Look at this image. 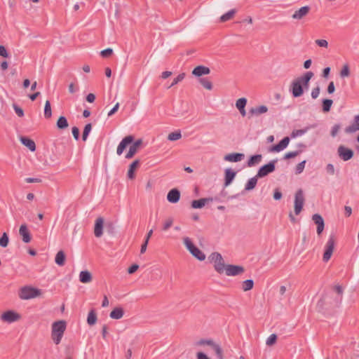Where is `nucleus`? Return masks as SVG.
<instances>
[{"label": "nucleus", "instance_id": "f257e3e1", "mask_svg": "<svg viewBox=\"0 0 359 359\" xmlns=\"http://www.w3.org/2000/svg\"><path fill=\"white\" fill-rule=\"evenodd\" d=\"M313 76L312 72H306L303 76L294 79L290 86V90L294 97H301L304 94V90H307L309 81Z\"/></svg>", "mask_w": 359, "mask_h": 359}, {"label": "nucleus", "instance_id": "f03ea898", "mask_svg": "<svg viewBox=\"0 0 359 359\" xmlns=\"http://www.w3.org/2000/svg\"><path fill=\"white\" fill-rule=\"evenodd\" d=\"M67 324L65 320L54 322L52 325L51 338L55 344H59L66 330Z\"/></svg>", "mask_w": 359, "mask_h": 359}, {"label": "nucleus", "instance_id": "7ed1b4c3", "mask_svg": "<svg viewBox=\"0 0 359 359\" xmlns=\"http://www.w3.org/2000/svg\"><path fill=\"white\" fill-rule=\"evenodd\" d=\"M208 259L210 262L214 263L215 270L217 273L221 274L224 271L226 265L225 264L224 260L220 253L217 252L211 253L208 257Z\"/></svg>", "mask_w": 359, "mask_h": 359}, {"label": "nucleus", "instance_id": "20e7f679", "mask_svg": "<svg viewBox=\"0 0 359 359\" xmlns=\"http://www.w3.org/2000/svg\"><path fill=\"white\" fill-rule=\"evenodd\" d=\"M41 294V290L31 286H24L19 292L21 299H29L37 297Z\"/></svg>", "mask_w": 359, "mask_h": 359}, {"label": "nucleus", "instance_id": "39448f33", "mask_svg": "<svg viewBox=\"0 0 359 359\" xmlns=\"http://www.w3.org/2000/svg\"><path fill=\"white\" fill-rule=\"evenodd\" d=\"M184 244L189 252L199 261H203L205 259V255L198 248L188 237L184 238Z\"/></svg>", "mask_w": 359, "mask_h": 359}, {"label": "nucleus", "instance_id": "423d86ee", "mask_svg": "<svg viewBox=\"0 0 359 359\" xmlns=\"http://www.w3.org/2000/svg\"><path fill=\"white\" fill-rule=\"evenodd\" d=\"M277 162L278 159H273L269 161L267 164L261 166L257 173V177L262 178L268 175L269 173L273 172L276 169V164Z\"/></svg>", "mask_w": 359, "mask_h": 359}, {"label": "nucleus", "instance_id": "0eeeda50", "mask_svg": "<svg viewBox=\"0 0 359 359\" xmlns=\"http://www.w3.org/2000/svg\"><path fill=\"white\" fill-rule=\"evenodd\" d=\"M304 203V196L303 190L298 189L294 196V213L298 215L302 210Z\"/></svg>", "mask_w": 359, "mask_h": 359}, {"label": "nucleus", "instance_id": "6e6552de", "mask_svg": "<svg viewBox=\"0 0 359 359\" xmlns=\"http://www.w3.org/2000/svg\"><path fill=\"white\" fill-rule=\"evenodd\" d=\"M198 345L210 346L215 351L218 359H223V351L222 348L215 344L212 339H202L197 342Z\"/></svg>", "mask_w": 359, "mask_h": 359}, {"label": "nucleus", "instance_id": "1a4fd4ad", "mask_svg": "<svg viewBox=\"0 0 359 359\" xmlns=\"http://www.w3.org/2000/svg\"><path fill=\"white\" fill-rule=\"evenodd\" d=\"M337 154L344 161H347L353 157L354 152L351 149L340 145L337 149Z\"/></svg>", "mask_w": 359, "mask_h": 359}, {"label": "nucleus", "instance_id": "9d476101", "mask_svg": "<svg viewBox=\"0 0 359 359\" xmlns=\"http://www.w3.org/2000/svg\"><path fill=\"white\" fill-rule=\"evenodd\" d=\"M334 237L333 236H330L325 245V250L324 252L323 258L324 262H327L330 259L334 248Z\"/></svg>", "mask_w": 359, "mask_h": 359}, {"label": "nucleus", "instance_id": "9b49d317", "mask_svg": "<svg viewBox=\"0 0 359 359\" xmlns=\"http://www.w3.org/2000/svg\"><path fill=\"white\" fill-rule=\"evenodd\" d=\"M20 319V315L14 311H7L1 316V320L4 322L13 323Z\"/></svg>", "mask_w": 359, "mask_h": 359}, {"label": "nucleus", "instance_id": "f8f14e48", "mask_svg": "<svg viewBox=\"0 0 359 359\" xmlns=\"http://www.w3.org/2000/svg\"><path fill=\"white\" fill-rule=\"evenodd\" d=\"M224 271L226 276H236L243 273L245 269L241 266L227 264Z\"/></svg>", "mask_w": 359, "mask_h": 359}, {"label": "nucleus", "instance_id": "ddd939ff", "mask_svg": "<svg viewBox=\"0 0 359 359\" xmlns=\"http://www.w3.org/2000/svg\"><path fill=\"white\" fill-rule=\"evenodd\" d=\"M134 141V137L133 135H128L125 137L121 142L119 143L117 149L116 153L118 156L121 155L123 152V151L126 149L127 146L128 144H130Z\"/></svg>", "mask_w": 359, "mask_h": 359}, {"label": "nucleus", "instance_id": "4468645a", "mask_svg": "<svg viewBox=\"0 0 359 359\" xmlns=\"http://www.w3.org/2000/svg\"><path fill=\"white\" fill-rule=\"evenodd\" d=\"M312 220L317 225V233L318 236L321 235L325 228V222L323 217L316 213L312 216Z\"/></svg>", "mask_w": 359, "mask_h": 359}, {"label": "nucleus", "instance_id": "2eb2a0df", "mask_svg": "<svg viewBox=\"0 0 359 359\" xmlns=\"http://www.w3.org/2000/svg\"><path fill=\"white\" fill-rule=\"evenodd\" d=\"M311 7L309 6H304L297 10L292 15V18L294 20H302L306 17L310 12Z\"/></svg>", "mask_w": 359, "mask_h": 359}, {"label": "nucleus", "instance_id": "dca6fc26", "mask_svg": "<svg viewBox=\"0 0 359 359\" xmlns=\"http://www.w3.org/2000/svg\"><path fill=\"white\" fill-rule=\"evenodd\" d=\"M290 140L289 137H283L278 144L273 145L270 148V151L272 152H279L283 151L287 147Z\"/></svg>", "mask_w": 359, "mask_h": 359}, {"label": "nucleus", "instance_id": "f3484780", "mask_svg": "<svg viewBox=\"0 0 359 359\" xmlns=\"http://www.w3.org/2000/svg\"><path fill=\"white\" fill-rule=\"evenodd\" d=\"M142 144V140L141 139H139L136 140L133 144L130 147L129 151L126 155V158L130 159L132 158L135 154L137 152L140 147Z\"/></svg>", "mask_w": 359, "mask_h": 359}, {"label": "nucleus", "instance_id": "a211bd4d", "mask_svg": "<svg viewBox=\"0 0 359 359\" xmlns=\"http://www.w3.org/2000/svg\"><path fill=\"white\" fill-rule=\"evenodd\" d=\"M104 219L101 217L97 218L95 223L94 234L95 237L100 238L103 234Z\"/></svg>", "mask_w": 359, "mask_h": 359}, {"label": "nucleus", "instance_id": "6ab92c4d", "mask_svg": "<svg viewBox=\"0 0 359 359\" xmlns=\"http://www.w3.org/2000/svg\"><path fill=\"white\" fill-rule=\"evenodd\" d=\"M180 191L176 189H172L167 195V200L171 203H176L180 201Z\"/></svg>", "mask_w": 359, "mask_h": 359}, {"label": "nucleus", "instance_id": "aec40b11", "mask_svg": "<svg viewBox=\"0 0 359 359\" xmlns=\"http://www.w3.org/2000/svg\"><path fill=\"white\" fill-rule=\"evenodd\" d=\"M268 111V107L265 105H260L255 107H252L249 109V114L251 116H258L262 114H265Z\"/></svg>", "mask_w": 359, "mask_h": 359}, {"label": "nucleus", "instance_id": "412c9836", "mask_svg": "<svg viewBox=\"0 0 359 359\" xmlns=\"http://www.w3.org/2000/svg\"><path fill=\"white\" fill-rule=\"evenodd\" d=\"M236 172L231 168H226L224 171V187L229 186L233 180Z\"/></svg>", "mask_w": 359, "mask_h": 359}, {"label": "nucleus", "instance_id": "4be33fe9", "mask_svg": "<svg viewBox=\"0 0 359 359\" xmlns=\"http://www.w3.org/2000/svg\"><path fill=\"white\" fill-rule=\"evenodd\" d=\"M210 72V69L205 66L199 65L196 67L193 71L192 74L195 76L200 77L203 75H207L209 74Z\"/></svg>", "mask_w": 359, "mask_h": 359}, {"label": "nucleus", "instance_id": "5701e85b", "mask_svg": "<svg viewBox=\"0 0 359 359\" xmlns=\"http://www.w3.org/2000/svg\"><path fill=\"white\" fill-rule=\"evenodd\" d=\"M20 235L22 238V241L28 243L31 241L32 237L25 224H22L19 229Z\"/></svg>", "mask_w": 359, "mask_h": 359}, {"label": "nucleus", "instance_id": "b1692460", "mask_svg": "<svg viewBox=\"0 0 359 359\" xmlns=\"http://www.w3.org/2000/svg\"><path fill=\"white\" fill-rule=\"evenodd\" d=\"M212 198H203L198 200H194L191 202V208L194 209L202 208L208 202L212 201Z\"/></svg>", "mask_w": 359, "mask_h": 359}, {"label": "nucleus", "instance_id": "393cba45", "mask_svg": "<svg viewBox=\"0 0 359 359\" xmlns=\"http://www.w3.org/2000/svg\"><path fill=\"white\" fill-rule=\"evenodd\" d=\"M357 130H359V115L355 116L353 123L345 128L346 133H353Z\"/></svg>", "mask_w": 359, "mask_h": 359}, {"label": "nucleus", "instance_id": "a878e982", "mask_svg": "<svg viewBox=\"0 0 359 359\" xmlns=\"http://www.w3.org/2000/svg\"><path fill=\"white\" fill-rule=\"evenodd\" d=\"M244 156V154L241 153H232L226 154L224 158L229 162H238L243 160Z\"/></svg>", "mask_w": 359, "mask_h": 359}, {"label": "nucleus", "instance_id": "bb28decb", "mask_svg": "<svg viewBox=\"0 0 359 359\" xmlns=\"http://www.w3.org/2000/svg\"><path fill=\"white\" fill-rule=\"evenodd\" d=\"M20 140L21 143L27 147L31 151H34L36 150L35 142L30 138L22 136L20 137Z\"/></svg>", "mask_w": 359, "mask_h": 359}, {"label": "nucleus", "instance_id": "cd10ccee", "mask_svg": "<svg viewBox=\"0 0 359 359\" xmlns=\"http://www.w3.org/2000/svg\"><path fill=\"white\" fill-rule=\"evenodd\" d=\"M124 315V310L121 307L114 308L110 313L109 316L112 319H121Z\"/></svg>", "mask_w": 359, "mask_h": 359}, {"label": "nucleus", "instance_id": "c85d7f7f", "mask_svg": "<svg viewBox=\"0 0 359 359\" xmlns=\"http://www.w3.org/2000/svg\"><path fill=\"white\" fill-rule=\"evenodd\" d=\"M93 279L92 274L88 271H82L79 274V280L83 283H90Z\"/></svg>", "mask_w": 359, "mask_h": 359}, {"label": "nucleus", "instance_id": "c756f323", "mask_svg": "<svg viewBox=\"0 0 359 359\" xmlns=\"http://www.w3.org/2000/svg\"><path fill=\"white\" fill-rule=\"evenodd\" d=\"M140 165V161L135 160L130 165L129 169L128 170V177L130 180H133L135 178V169L139 166Z\"/></svg>", "mask_w": 359, "mask_h": 359}, {"label": "nucleus", "instance_id": "7c9ffc66", "mask_svg": "<svg viewBox=\"0 0 359 359\" xmlns=\"http://www.w3.org/2000/svg\"><path fill=\"white\" fill-rule=\"evenodd\" d=\"M316 126V125H312V126H306V128H304L303 129L294 130L292 132L290 136L292 138H294L296 137L301 136V135H304V133H306L307 131H309L310 129L314 128Z\"/></svg>", "mask_w": 359, "mask_h": 359}, {"label": "nucleus", "instance_id": "2f4dec72", "mask_svg": "<svg viewBox=\"0 0 359 359\" xmlns=\"http://www.w3.org/2000/svg\"><path fill=\"white\" fill-rule=\"evenodd\" d=\"M66 255L62 250H60L55 255V262L58 266H64L65 263Z\"/></svg>", "mask_w": 359, "mask_h": 359}, {"label": "nucleus", "instance_id": "473e14b6", "mask_svg": "<svg viewBox=\"0 0 359 359\" xmlns=\"http://www.w3.org/2000/svg\"><path fill=\"white\" fill-rule=\"evenodd\" d=\"M259 178V177H257V175H256L255 177L250 178L248 182L245 184V191H250L255 189V187L257 185V179Z\"/></svg>", "mask_w": 359, "mask_h": 359}, {"label": "nucleus", "instance_id": "72a5a7b5", "mask_svg": "<svg viewBox=\"0 0 359 359\" xmlns=\"http://www.w3.org/2000/svg\"><path fill=\"white\" fill-rule=\"evenodd\" d=\"M262 158V156L261 154H255L251 156L248 161V166L252 167L256 164H258Z\"/></svg>", "mask_w": 359, "mask_h": 359}, {"label": "nucleus", "instance_id": "f704fd0d", "mask_svg": "<svg viewBox=\"0 0 359 359\" xmlns=\"http://www.w3.org/2000/svg\"><path fill=\"white\" fill-rule=\"evenodd\" d=\"M56 126H57V128L60 130L66 129L69 126L66 117L63 116H60L57 121Z\"/></svg>", "mask_w": 359, "mask_h": 359}, {"label": "nucleus", "instance_id": "c9c22d12", "mask_svg": "<svg viewBox=\"0 0 359 359\" xmlns=\"http://www.w3.org/2000/svg\"><path fill=\"white\" fill-rule=\"evenodd\" d=\"M97 320L96 312L94 309H91L88 315L87 323L89 325H93Z\"/></svg>", "mask_w": 359, "mask_h": 359}, {"label": "nucleus", "instance_id": "e433bc0d", "mask_svg": "<svg viewBox=\"0 0 359 359\" xmlns=\"http://www.w3.org/2000/svg\"><path fill=\"white\" fill-rule=\"evenodd\" d=\"M333 104V101L331 99H323L322 100V109L323 112H329L331 107Z\"/></svg>", "mask_w": 359, "mask_h": 359}, {"label": "nucleus", "instance_id": "4c0bfd02", "mask_svg": "<svg viewBox=\"0 0 359 359\" xmlns=\"http://www.w3.org/2000/svg\"><path fill=\"white\" fill-rule=\"evenodd\" d=\"M254 281L251 279L245 280L242 283V290L244 292L249 291L253 288Z\"/></svg>", "mask_w": 359, "mask_h": 359}, {"label": "nucleus", "instance_id": "58836bf2", "mask_svg": "<svg viewBox=\"0 0 359 359\" xmlns=\"http://www.w3.org/2000/svg\"><path fill=\"white\" fill-rule=\"evenodd\" d=\"M235 13H236V10L235 9H231V10L229 11L227 13H226L224 15H222L220 17V20L222 22L228 21V20H231L233 17Z\"/></svg>", "mask_w": 359, "mask_h": 359}, {"label": "nucleus", "instance_id": "ea45409f", "mask_svg": "<svg viewBox=\"0 0 359 359\" xmlns=\"http://www.w3.org/2000/svg\"><path fill=\"white\" fill-rule=\"evenodd\" d=\"M52 116L51 105L49 100H47L44 106V116L46 118H50Z\"/></svg>", "mask_w": 359, "mask_h": 359}, {"label": "nucleus", "instance_id": "a19ab883", "mask_svg": "<svg viewBox=\"0 0 359 359\" xmlns=\"http://www.w3.org/2000/svg\"><path fill=\"white\" fill-rule=\"evenodd\" d=\"M91 129H92L91 123H88L85 126L83 131V135H82L83 141H84V142L86 141L88 136L90 132L91 131Z\"/></svg>", "mask_w": 359, "mask_h": 359}, {"label": "nucleus", "instance_id": "79ce46f5", "mask_svg": "<svg viewBox=\"0 0 359 359\" xmlns=\"http://www.w3.org/2000/svg\"><path fill=\"white\" fill-rule=\"evenodd\" d=\"M181 137H182V134H181V132L179 130V131L170 133L168 136V140L170 141H175V140L180 139Z\"/></svg>", "mask_w": 359, "mask_h": 359}, {"label": "nucleus", "instance_id": "37998d69", "mask_svg": "<svg viewBox=\"0 0 359 359\" xmlns=\"http://www.w3.org/2000/svg\"><path fill=\"white\" fill-rule=\"evenodd\" d=\"M9 243V238L6 233H4L0 238V246L2 248H6L8 246Z\"/></svg>", "mask_w": 359, "mask_h": 359}, {"label": "nucleus", "instance_id": "c03bdc74", "mask_svg": "<svg viewBox=\"0 0 359 359\" xmlns=\"http://www.w3.org/2000/svg\"><path fill=\"white\" fill-rule=\"evenodd\" d=\"M200 83L206 89L212 90V83L211 81L208 80L207 79L202 78L199 79Z\"/></svg>", "mask_w": 359, "mask_h": 359}, {"label": "nucleus", "instance_id": "a18cd8bd", "mask_svg": "<svg viewBox=\"0 0 359 359\" xmlns=\"http://www.w3.org/2000/svg\"><path fill=\"white\" fill-rule=\"evenodd\" d=\"M277 341V335L276 334H271L266 339V344L267 346H271L276 344Z\"/></svg>", "mask_w": 359, "mask_h": 359}, {"label": "nucleus", "instance_id": "49530a36", "mask_svg": "<svg viewBox=\"0 0 359 359\" xmlns=\"http://www.w3.org/2000/svg\"><path fill=\"white\" fill-rule=\"evenodd\" d=\"M247 104V99L245 97L239 98L236 102V107L238 109L245 108Z\"/></svg>", "mask_w": 359, "mask_h": 359}, {"label": "nucleus", "instance_id": "de8ad7c7", "mask_svg": "<svg viewBox=\"0 0 359 359\" xmlns=\"http://www.w3.org/2000/svg\"><path fill=\"white\" fill-rule=\"evenodd\" d=\"M302 152L301 150H297L294 151H290L284 155V159H290L297 156Z\"/></svg>", "mask_w": 359, "mask_h": 359}, {"label": "nucleus", "instance_id": "09e8293b", "mask_svg": "<svg viewBox=\"0 0 359 359\" xmlns=\"http://www.w3.org/2000/svg\"><path fill=\"white\" fill-rule=\"evenodd\" d=\"M185 76V73L180 74L176 78L174 79L173 81L172 82L169 88H171L175 85L177 84L179 82L182 81L184 79Z\"/></svg>", "mask_w": 359, "mask_h": 359}, {"label": "nucleus", "instance_id": "8fccbe9b", "mask_svg": "<svg viewBox=\"0 0 359 359\" xmlns=\"http://www.w3.org/2000/svg\"><path fill=\"white\" fill-rule=\"evenodd\" d=\"M349 74H350L349 67H348V65L346 64L344 65L342 69L341 70L340 76L341 77H346V76H348Z\"/></svg>", "mask_w": 359, "mask_h": 359}, {"label": "nucleus", "instance_id": "3c124183", "mask_svg": "<svg viewBox=\"0 0 359 359\" xmlns=\"http://www.w3.org/2000/svg\"><path fill=\"white\" fill-rule=\"evenodd\" d=\"M306 164V161H303L300 163H299L295 168V173L296 174H300L303 172L304 167Z\"/></svg>", "mask_w": 359, "mask_h": 359}, {"label": "nucleus", "instance_id": "603ef678", "mask_svg": "<svg viewBox=\"0 0 359 359\" xmlns=\"http://www.w3.org/2000/svg\"><path fill=\"white\" fill-rule=\"evenodd\" d=\"M113 53V50L111 48L104 49L100 52V55L102 57L107 58L111 56Z\"/></svg>", "mask_w": 359, "mask_h": 359}, {"label": "nucleus", "instance_id": "864d4df0", "mask_svg": "<svg viewBox=\"0 0 359 359\" xmlns=\"http://www.w3.org/2000/svg\"><path fill=\"white\" fill-rule=\"evenodd\" d=\"M13 109L16 113V114L19 116V117H22L24 116V111L23 109L20 107L18 105H17L16 104H13Z\"/></svg>", "mask_w": 359, "mask_h": 359}, {"label": "nucleus", "instance_id": "5fc2aeb1", "mask_svg": "<svg viewBox=\"0 0 359 359\" xmlns=\"http://www.w3.org/2000/svg\"><path fill=\"white\" fill-rule=\"evenodd\" d=\"M173 220L171 218L168 219L165 223L163 224V230L167 231L169 228H170L172 225Z\"/></svg>", "mask_w": 359, "mask_h": 359}, {"label": "nucleus", "instance_id": "6e6d98bb", "mask_svg": "<svg viewBox=\"0 0 359 359\" xmlns=\"http://www.w3.org/2000/svg\"><path fill=\"white\" fill-rule=\"evenodd\" d=\"M341 126L339 124H335L331 130L330 135L332 137H335L339 130Z\"/></svg>", "mask_w": 359, "mask_h": 359}, {"label": "nucleus", "instance_id": "4d7b16f0", "mask_svg": "<svg viewBox=\"0 0 359 359\" xmlns=\"http://www.w3.org/2000/svg\"><path fill=\"white\" fill-rule=\"evenodd\" d=\"M72 133L74 136V138L76 140H78L79 139V135H80V131H79V128L74 126L72 129Z\"/></svg>", "mask_w": 359, "mask_h": 359}, {"label": "nucleus", "instance_id": "13d9d810", "mask_svg": "<svg viewBox=\"0 0 359 359\" xmlns=\"http://www.w3.org/2000/svg\"><path fill=\"white\" fill-rule=\"evenodd\" d=\"M320 94V88L318 86L314 88L311 91V97L313 99H316Z\"/></svg>", "mask_w": 359, "mask_h": 359}, {"label": "nucleus", "instance_id": "bf43d9fd", "mask_svg": "<svg viewBox=\"0 0 359 359\" xmlns=\"http://www.w3.org/2000/svg\"><path fill=\"white\" fill-rule=\"evenodd\" d=\"M139 268V265L137 264H132L128 269V273L129 274L134 273Z\"/></svg>", "mask_w": 359, "mask_h": 359}, {"label": "nucleus", "instance_id": "052dcab7", "mask_svg": "<svg viewBox=\"0 0 359 359\" xmlns=\"http://www.w3.org/2000/svg\"><path fill=\"white\" fill-rule=\"evenodd\" d=\"M282 198V193L278 189H276L273 193V198L276 201H278Z\"/></svg>", "mask_w": 359, "mask_h": 359}, {"label": "nucleus", "instance_id": "680f3d73", "mask_svg": "<svg viewBox=\"0 0 359 359\" xmlns=\"http://www.w3.org/2000/svg\"><path fill=\"white\" fill-rule=\"evenodd\" d=\"M334 290L339 294V295H342L343 294V292H344V289L342 287L341 285H334Z\"/></svg>", "mask_w": 359, "mask_h": 359}, {"label": "nucleus", "instance_id": "e2e57ef3", "mask_svg": "<svg viewBox=\"0 0 359 359\" xmlns=\"http://www.w3.org/2000/svg\"><path fill=\"white\" fill-rule=\"evenodd\" d=\"M326 170L327 172L330 175L334 174V165L332 163H328L326 166Z\"/></svg>", "mask_w": 359, "mask_h": 359}, {"label": "nucleus", "instance_id": "0e129e2a", "mask_svg": "<svg viewBox=\"0 0 359 359\" xmlns=\"http://www.w3.org/2000/svg\"><path fill=\"white\" fill-rule=\"evenodd\" d=\"M327 93H328L329 94H332V93H333L334 92V90H335V86H334V82H333V81H331V82L329 83V85H328V86H327Z\"/></svg>", "mask_w": 359, "mask_h": 359}, {"label": "nucleus", "instance_id": "69168bd1", "mask_svg": "<svg viewBox=\"0 0 359 359\" xmlns=\"http://www.w3.org/2000/svg\"><path fill=\"white\" fill-rule=\"evenodd\" d=\"M0 56L8 57V53L6 49V46H0Z\"/></svg>", "mask_w": 359, "mask_h": 359}, {"label": "nucleus", "instance_id": "338daca9", "mask_svg": "<svg viewBox=\"0 0 359 359\" xmlns=\"http://www.w3.org/2000/svg\"><path fill=\"white\" fill-rule=\"evenodd\" d=\"M119 107V103H116L115 106L109 111L108 113L109 116H111L113 114H114L118 109Z\"/></svg>", "mask_w": 359, "mask_h": 359}, {"label": "nucleus", "instance_id": "774afa93", "mask_svg": "<svg viewBox=\"0 0 359 359\" xmlns=\"http://www.w3.org/2000/svg\"><path fill=\"white\" fill-rule=\"evenodd\" d=\"M197 359H210L207 355L203 352H198L196 354Z\"/></svg>", "mask_w": 359, "mask_h": 359}]
</instances>
